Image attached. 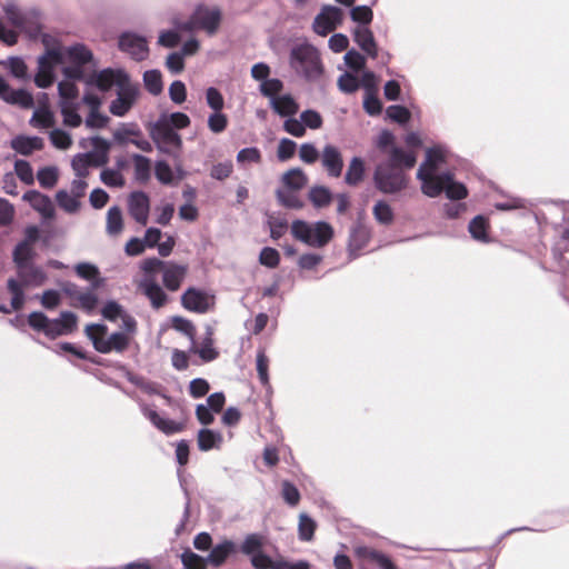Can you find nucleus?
Masks as SVG:
<instances>
[{
	"mask_svg": "<svg viewBox=\"0 0 569 569\" xmlns=\"http://www.w3.org/2000/svg\"><path fill=\"white\" fill-rule=\"evenodd\" d=\"M290 66L308 81L317 80L323 71L318 50L309 43L298 44L291 49Z\"/></svg>",
	"mask_w": 569,
	"mask_h": 569,
	"instance_id": "f257e3e1",
	"label": "nucleus"
},
{
	"mask_svg": "<svg viewBox=\"0 0 569 569\" xmlns=\"http://www.w3.org/2000/svg\"><path fill=\"white\" fill-rule=\"evenodd\" d=\"M2 10L12 27L32 38L38 37L41 32L40 11L38 9L22 8L13 0H8L2 4Z\"/></svg>",
	"mask_w": 569,
	"mask_h": 569,
	"instance_id": "f03ea898",
	"label": "nucleus"
},
{
	"mask_svg": "<svg viewBox=\"0 0 569 569\" xmlns=\"http://www.w3.org/2000/svg\"><path fill=\"white\" fill-rule=\"evenodd\" d=\"M372 181L379 192L390 196L399 194L409 184V178L401 168L385 162L377 164Z\"/></svg>",
	"mask_w": 569,
	"mask_h": 569,
	"instance_id": "7ed1b4c3",
	"label": "nucleus"
},
{
	"mask_svg": "<svg viewBox=\"0 0 569 569\" xmlns=\"http://www.w3.org/2000/svg\"><path fill=\"white\" fill-rule=\"evenodd\" d=\"M108 328L102 323H90L86 327V335L91 340L93 348L100 353L112 351L122 353L130 345V338L124 332H113L106 337Z\"/></svg>",
	"mask_w": 569,
	"mask_h": 569,
	"instance_id": "20e7f679",
	"label": "nucleus"
},
{
	"mask_svg": "<svg viewBox=\"0 0 569 569\" xmlns=\"http://www.w3.org/2000/svg\"><path fill=\"white\" fill-rule=\"evenodd\" d=\"M291 233L308 246L322 248L332 239L333 229L326 221L308 223L303 220H295L291 224Z\"/></svg>",
	"mask_w": 569,
	"mask_h": 569,
	"instance_id": "39448f33",
	"label": "nucleus"
},
{
	"mask_svg": "<svg viewBox=\"0 0 569 569\" xmlns=\"http://www.w3.org/2000/svg\"><path fill=\"white\" fill-rule=\"evenodd\" d=\"M422 192L430 198H437L445 192L450 200H462L468 197L467 187L462 182L456 181L450 171L441 172L439 180L432 179L427 182Z\"/></svg>",
	"mask_w": 569,
	"mask_h": 569,
	"instance_id": "423d86ee",
	"label": "nucleus"
},
{
	"mask_svg": "<svg viewBox=\"0 0 569 569\" xmlns=\"http://www.w3.org/2000/svg\"><path fill=\"white\" fill-rule=\"evenodd\" d=\"M38 71L34 83L38 88L47 89L56 80L54 69L63 63V52L60 47L48 48L38 57Z\"/></svg>",
	"mask_w": 569,
	"mask_h": 569,
	"instance_id": "0eeeda50",
	"label": "nucleus"
},
{
	"mask_svg": "<svg viewBox=\"0 0 569 569\" xmlns=\"http://www.w3.org/2000/svg\"><path fill=\"white\" fill-rule=\"evenodd\" d=\"M448 154L449 150L443 144H436L426 150V159L417 171V179L421 181V189L432 179H440L441 172H437V170L441 164L446 163Z\"/></svg>",
	"mask_w": 569,
	"mask_h": 569,
	"instance_id": "6e6552de",
	"label": "nucleus"
},
{
	"mask_svg": "<svg viewBox=\"0 0 569 569\" xmlns=\"http://www.w3.org/2000/svg\"><path fill=\"white\" fill-rule=\"evenodd\" d=\"M182 307L191 312L203 315L213 309L216 303L214 295L207 290L189 287L181 295Z\"/></svg>",
	"mask_w": 569,
	"mask_h": 569,
	"instance_id": "1a4fd4ad",
	"label": "nucleus"
},
{
	"mask_svg": "<svg viewBox=\"0 0 569 569\" xmlns=\"http://www.w3.org/2000/svg\"><path fill=\"white\" fill-rule=\"evenodd\" d=\"M343 21V11L339 7L325 4L315 17L312 29L319 36H327Z\"/></svg>",
	"mask_w": 569,
	"mask_h": 569,
	"instance_id": "9d476101",
	"label": "nucleus"
},
{
	"mask_svg": "<svg viewBox=\"0 0 569 569\" xmlns=\"http://www.w3.org/2000/svg\"><path fill=\"white\" fill-rule=\"evenodd\" d=\"M139 86L130 79L117 90V98L110 102L109 111L116 117H124L134 106L139 96Z\"/></svg>",
	"mask_w": 569,
	"mask_h": 569,
	"instance_id": "9b49d317",
	"label": "nucleus"
},
{
	"mask_svg": "<svg viewBox=\"0 0 569 569\" xmlns=\"http://www.w3.org/2000/svg\"><path fill=\"white\" fill-rule=\"evenodd\" d=\"M129 76L121 69L106 68L90 74L86 79L87 86H93L100 91H109L113 86L119 88L129 80Z\"/></svg>",
	"mask_w": 569,
	"mask_h": 569,
	"instance_id": "f8f14e48",
	"label": "nucleus"
},
{
	"mask_svg": "<svg viewBox=\"0 0 569 569\" xmlns=\"http://www.w3.org/2000/svg\"><path fill=\"white\" fill-rule=\"evenodd\" d=\"M192 14L193 21L197 22L198 30H202L209 36H213L218 31L222 20V12L218 7L198 3Z\"/></svg>",
	"mask_w": 569,
	"mask_h": 569,
	"instance_id": "ddd939ff",
	"label": "nucleus"
},
{
	"mask_svg": "<svg viewBox=\"0 0 569 569\" xmlns=\"http://www.w3.org/2000/svg\"><path fill=\"white\" fill-rule=\"evenodd\" d=\"M119 49L133 60L142 61L148 57L149 48L144 37L133 32H123L119 37Z\"/></svg>",
	"mask_w": 569,
	"mask_h": 569,
	"instance_id": "4468645a",
	"label": "nucleus"
},
{
	"mask_svg": "<svg viewBox=\"0 0 569 569\" xmlns=\"http://www.w3.org/2000/svg\"><path fill=\"white\" fill-rule=\"evenodd\" d=\"M321 167L330 178H339L343 171V158L341 150L332 144L323 146L320 154Z\"/></svg>",
	"mask_w": 569,
	"mask_h": 569,
	"instance_id": "2eb2a0df",
	"label": "nucleus"
},
{
	"mask_svg": "<svg viewBox=\"0 0 569 569\" xmlns=\"http://www.w3.org/2000/svg\"><path fill=\"white\" fill-rule=\"evenodd\" d=\"M128 209L136 222L146 226L150 211V199L144 191H133L128 198Z\"/></svg>",
	"mask_w": 569,
	"mask_h": 569,
	"instance_id": "dca6fc26",
	"label": "nucleus"
},
{
	"mask_svg": "<svg viewBox=\"0 0 569 569\" xmlns=\"http://www.w3.org/2000/svg\"><path fill=\"white\" fill-rule=\"evenodd\" d=\"M151 138L159 147L161 144L171 146L177 149L182 147L181 137L170 127V123L163 119H159L152 126Z\"/></svg>",
	"mask_w": 569,
	"mask_h": 569,
	"instance_id": "f3484780",
	"label": "nucleus"
},
{
	"mask_svg": "<svg viewBox=\"0 0 569 569\" xmlns=\"http://www.w3.org/2000/svg\"><path fill=\"white\" fill-rule=\"evenodd\" d=\"M78 318L72 311H62L59 318L50 319L47 328V337L54 339L71 333L77 327Z\"/></svg>",
	"mask_w": 569,
	"mask_h": 569,
	"instance_id": "a211bd4d",
	"label": "nucleus"
},
{
	"mask_svg": "<svg viewBox=\"0 0 569 569\" xmlns=\"http://www.w3.org/2000/svg\"><path fill=\"white\" fill-rule=\"evenodd\" d=\"M138 288L149 299L153 309L162 308L168 301V296L157 282L156 277L144 276Z\"/></svg>",
	"mask_w": 569,
	"mask_h": 569,
	"instance_id": "6ab92c4d",
	"label": "nucleus"
},
{
	"mask_svg": "<svg viewBox=\"0 0 569 569\" xmlns=\"http://www.w3.org/2000/svg\"><path fill=\"white\" fill-rule=\"evenodd\" d=\"M142 415L161 432L171 436L181 432L184 428L182 422L162 418L156 410L150 409L146 403L139 402Z\"/></svg>",
	"mask_w": 569,
	"mask_h": 569,
	"instance_id": "aec40b11",
	"label": "nucleus"
},
{
	"mask_svg": "<svg viewBox=\"0 0 569 569\" xmlns=\"http://www.w3.org/2000/svg\"><path fill=\"white\" fill-rule=\"evenodd\" d=\"M22 200L28 202L33 210L38 211L43 219L50 220L54 217V206L49 196L38 190H28L22 196Z\"/></svg>",
	"mask_w": 569,
	"mask_h": 569,
	"instance_id": "412c9836",
	"label": "nucleus"
},
{
	"mask_svg": "<svg viewBox=\"0 0 569 569\" xmlns=\"http://www.w3.org/2000/svg\"><path fill=\"white\" fill-rule=\"evenodd\" d=\"M188 272V267L168 262L162 270V282L169 291H177Z\"/></svg>",
	"mask_w": 569,
	"mask_h": 569,
	"instance_id": "4be33fe9",
	"label": "nucleus"
},
{
	"mask_svg": "<svg viewBox=\"0 0 569 569\" xmlns=\"http://www.w3.org/2000/svg\"><path fill=\"white\" fill-rule=\"evenodd\" d=\"M17 273L22 287H40L47 280V273L44 270L33 262L17 268Z\"/></svg>",
	"mask_w": 569,
	"mask_h": 569,
	"instance_id": "5701e85b",
	"label": "nucleus"
},
{
	"mask_svg": "<svg viewBox=\"0 0 569 569\" xmlns=\"http://www.w3.org/2000/svg\"><path fill=\"white\" fill-rule=\"evenodd\" d=\"M355 42L368 57L376 59L378 57V46L373 33L369 27L358 26L352 31Z\"/></svg>",
	"mask_w": 569,
	"mask_h": 569,
	"instance_id": "b1692460",
	"label": "nucleus"
},
{
	"mask_svg": "<svg viewBox=\"0 0 569 569\" xmlns=\"http://www.w3.org/2000/svg\"><path fill=\"white\" fill-rule=\"evenodd\" d=\"M63 52V62L68 61L71 64L84 67L93 61L92 51L83 43L71 44Z\"/></svg>",
	"mask_w": 569,
	"mask_h": 569,
	"instance_id": "393cba45",
	"label": "nucleus"
},
{
	"mask_svg": "<svg viewBox=\"0 0 569 569\" xmlns=\"http://www.w3.org/2000/svg\"><path fill=\"white\" fill-rule=\"evenodd\" d=\"M383 162L401 168L406 172V170L415 167L417 158L412 151H406L400 147H392L388 151V159Z\"/></svg>",
	"mask_w": 569,
	"mask_h": 569,
	"instance_id": "a878e982",
	"label": "nucleus"
},
{
	"mask_svg": "<svg viewBox=\"0 0 569 569\" xmlns=\"http://www.w3.org/2000/svg\"><path fill=\"white\" fill-rule=\"evenodd\" d=\"M237 551V546L231 540H223L216 545L206 557V562L213 567H220L224 561Z\"/></svg>",
	"mask_w": 569,
	"mask_h": 569,
	"instance_id": "bb28decb",
	"label": "nucleus"
},
{
	"mask_svg": "<svg viewBox=\"0 0 569 569\" xmlns=\"http://www.w3.org/2000/svg\"><path fill=\"white\" fill-rule=\"evenodd\" d=\"M11 148L22 156H29L36 150L43 148V140L40 137L16 136L10 141Z\"/></svg>",
	"mask_w": 569,
	"mask_h": 569,
	"instance_id": "cd10ccee",
	"label": "nucleus"
},
{
	"mask_svg": "<svg viewBox=\"0 0 569 569\" xmlns=\"http://www.w3.org/2000/svg\"><path fill=\"white\" fill-rule=\"evenodd\" d=\"M77 276L90 282L92 290H97L104 284V279L100 277L99 268L90 262H80L74 266Z\"/></svg>",
	"mask_w": 569,
	"mask_h": 569,
	"instance_id": "c85d7f7f",
	"label": "nucleus"
},
{
	"mask_svg": "<svg viewBox=\"0 0 569 569\" xmlns=\"http://www.w3.org/2000/svg\"><path fill=\"white\" fill-rule=\"evenodd\" d=\"M356 555L359 558L369 560L377 565L379 569H396L391 559L385 553L377 551L369 547H358L356 549Z\"/></svg>",
	"mask_w": 569,
	"mask_h": 569,
	"instance_id": "c756f323",
	"label": "nucleus"
},
{
	"mask_svg": "<svg viewBox=\"0 0 569 569\" xmlns=\"http://www.w3.org/2000/svg\"><path fill=\"white\" fill-rule=\"evenodd\" d=\"M366 166L365 161L360 157H352L349 161L346 174L345 182L350 187H357L365 178Z\"/></svg>",
	"mask_w": 569,
	"mask_h": 569,
	"instance_id": "7c9ffc66",
	"label": "nucleus"
},
{
	"mask_svg": "<svg viewBox=\"0 0 569 569\" xmlns=\"http://www.w3.org/2000/svg\"><path fill=\"white\" fill-rule=\"evenodd\" d=\"M270 107L280 117H291L296 114L299 109L298 103L289 93L272 99Z\"/></svg>",
	"mask_w": 569,
	"mask_h": 569,
	"instance_id": "2f4dec72",
	"label": "nucleus"
},
{
	"mask_svg": "<svg viewBox=\"0 0 569 569\" xmlns=\"http://www.w3.org/2000/svg\"><path fill=\"white\" fill-rule=\"evenodd\" d=\"M222 442L221 432L212 429H200L198 432V448L200 451H209L219 448Z\"/></svg>",
	"mask_w": 569,
	"mask_h": 569,
	"instance_id": "473e14b6",
	"label": "nucleus"
},
{
	"mask_svg": "<svg viewBox=\"0 0 569 569\" xmlns=\"http://www.w3.org/2000/svg\"><path fill=\"white\" fill-rule=\"evenodd\" d=\"M131 158L134 168V179L140 183L148 182L151 177L150 159L139 153H133Z\"/></svg>",
	"mask_w": 569,
	"mask_h": 569,
	"instance_id": "72a5a7b5",
	"label": "nucleus"
},
{
	"mask_svg": "<svg viewBox=\"0 0 569 569\" xmlns=\"http://www.w3.org/2000/svg\"><path fill=\"white\" fill-rule=\"evenodd\" d=\"M58 93H59V106H62L64 102L68 104H80L78 101L79 89L77 84L72 81H60L58 83Z\"/></svg>",
	"mask_w": 569,
	"mask_h": 569,
	"instance_id": "f704fd0d",
	"label": "nucleus"
},
{
	"mask_svg": "<svg viewBox=\"0 0 569 569\" xmlns=\"http://www.w3.org/2000/svg\"><path fill=\"white\" fill-rule=\"evenodd\" d=\"M282 182L287 189L298 191L307 184L308 178L301 169L293 168L282 176Z\"/></svg>",
	"mask_w": 569,
	"mask_h": 569,
	"instance_id": "c9c22d12",
	"label": "nucleus"
},
{
	"mask_svg": "<svg viewBox=\"0 0 569 569\" xmlns=\"http://www.w3.org/2000/svg\"><path fill=\"white\" fill-rule=\"evenodd\" d=\"M308 198L316 208H323L332 201V192L328 187L315 186L309 190Z\"/></svg>",
	"mask_w": 569,
	"mask_h": 569,
	"instance_id": "e433bc0d",
	"label": "nucleus"
},
{
	"mask_svg": "<svg viewBox=\"0 0 569 569\" xmlns=\"http://www.w3.org/2000/svg\"><path fill=\"white\" fill-rule=\"evenodd\" d=\"M34 252L28 241H20L13 249L12 260L17 268L32 263Z\"/></svg>",
	"mask_w": 569,
	"mask_h": 569,
	"instance_id": "4c0bfd02",
	"label": "nucleus"
},
{
	"mask_svg": "<svg viewBox=\"0 0 569 569\" xmlns=\"http://www.w3.org/2000/svg\"><path fill=\"white\" fill-rule=\"evenodd\" d=\"M4 101L11 104H18L26 109L33 107V97L24 89L10 88L8 96L4 97Z\"/></svg>",
	"mask_w": 569,
	"mask_h": 569,
	"instance_id": "58836bf2",
	"label": "nucleus"
},
{
	"mask_svg": "<svg viewBox=\"0 0 569 569\" xmlns=\"http://www.w3.org/2000/svg\"><path fill=\"white\" fill-rule=\"evenodd\" d=\"M143 83L148 92L152 96H159L163 90L161 72L157 69L144 71Z\"/></svg>",
	"mask_w": 569,
	"mask_h": 569,
	"instance_id": "ea45409f",
	"label": "nucleus"
},
{
	"mask_svg": "<svg viewBox=\"0 0 569 569\" xmlns=\"http://www.w3.org/2000/svg\"><path fill=\"white\" fill-rule=\"evenodd\" d=\"M471 237L481 242H488V222L483 216L475 217L468 226Z\"/></svg>",
	"mask_w": 569,
	"mask_h": 569,
	"instance_id": "a19ab883",
	"label": "nucleus"
},
{
	"mask_svg": "<svg viewBox=\"0 0 569 569\" xmlns=\"http://www.w3.org/2000/svg\"><path fill=\"white\" fill-rule=\"evenodd\" d=\"M79 107L80 104H68L66 102L59 106L64 126L78 128L82 123V118L78 112Z\"/></svg>",
	"mask_w": 569,
	"mask_h": 569,
	"instance_id": "79ce46f5",
	"label": "nucleus"
},
{
	"mask_svg": "<svg viewBox=\"0 0 569 569\" xmlns=\"http://www.w3.org/2000/svg\"><path fill=\"white\" fill-rule=\"evenodd\" d=\"M56 200L59 208H61L67 213H76L80 208L79 198H77L73 194H70L66 190H59L56 193Z\"/></svg>",
	"mask_w": 569,
	"mask_h": 569,
	"instance_id": "37998d69",
	"label": "nucleus"
},
{
	"mask_svg": "<svg viewBox=\"0 0 569 569\" xmlns=\"http://www.w3.org/2000/svg\"><path fill=\"white\" fill-rule=\"evenodd\" d=\"M263 547V537L259 533H249L244 537L241 546L240 551L251 557L256 555L257 552L261 551Z\"/></svg>",
	"mask_w": 569,
	"mask_h": 569,
	"instance_id": "c03bdc74",
	"label": "nucleus"
},
{
	"mask_svg": "<svg viewBox=\"0 0 569 569\" xmlns=\"http://www.w3.org/2000/svg\"><path fill=\"white\" fill-rule=\"evenodd\" d=\"M368 236L367 232L361 228H353L350 232L349 237V253L352 258L358 256V251H360L367 244Z\"/></svg>",
	"mask_w": 569,
	"mask_h": 569,
	"instance_id": "a18cd8bd",
	"label": "nucleus"
},
{
	"mask_svg": "<svg viewBox=\"0 0 569 569\" xmlns=\"http://www.w3.org/2000/svg\"><path fill=\"white\" fill-rule=\"evenodd\" d=\"M372 213L375 219L381 224L389 226L393 222V211L390 204L385 200H379L376 202L372 209Z\"/></svg>",
	"mask_w": 569,
	"mask_h": 569,
	"instance_id": "49530a36",
	"label": "nucleus"
},
{
	"mask_svg": "<svg viewBox=\"0 0 569 569\" xmlns=\"http://www.w3.org/2000/svg\"><path fill=\"white\" fill-rule=\"evenodd\" d=\"M317 528L316 521L307 513L299 516L298 537L301 541H311Z\"/></svg>",
	"mask_w": 569,
	"mask_h": 569,
	"instance_id": "de8ad7c7",
	"label": "nucleus"
},
{
	"mask_svg": "<svg viewBox=\"0 0 569 569\" xmlns=\"http://www.w3.org/2000/svg\"><path fill=\"white\" fill-rule=\"evenodd\" d=\"M94 291L96 290H92V288H88L86 291H82L77 299V303H72V306L81 308L89 315L92 313L99 302Z\"/></svg>",
	"mask_w": 569,
	"mask_h": 569,
	"instance_id": "09e8293b",
	"label": "nucleus"
},
{
	"mask_svg": "<svg viewBox=\"0 0 569 569\" xmlns=\"http://www.w3.org/2000/svg\"><path fill=\"white\" fill-rule=\"evenodd\" d=\"M212 329L210 327H207L206 337L202 340V346L198 350L199 357L204 362L213 361L218 356V351L213 348V340H212Z\"/></svg>",
	"mask_w": 569,
	"mask_h": 569,
	"instance_id": "8fccbe9b",
	"label": "nucleus"
},
{
	"mask_svg": "<svg viewBox=\"0 0 569 569\" xmlns=\"http://www.w3.org/2000/svg\"><path fill=\"white\" fill-rule=\"evenodd\" d=\"M7 288L12 295L11 309L20 310L23 307L26 300L21 283L14 278H10L7 281Z\"/></svg>",
	"mask_w": 569,
	"mask_h": 569,
	"instance_id": "3c124183",
	"label": "nucleus"
},
{
	"mask_svg": "<svg viewBox=\"0 0 569 569\" xmlns=\"http://www.w3.org/2000/svg\"><path fill=\"white\" fill-rule=\"evenodd\" d=\"M171 325L174 330L188 337L191 341V345L194 346L196 327L190 320L181 316H174L171 318Z\"/></svg>",
	"mask_w": 569,
	"mask_h": 569,
	"instance_id": "603ef678",
	"label": "nucleus"
},
{
	"mask_svg": "<svg viewBox=\"0 0 569 569\" xmlns=\"http://www.w3.org/2000/svg\"><path fill=\"white\" fill-rule=\"evenodd\" d=\"M30 123L36 128L48 129L53 127L54 116L48 108H40L33 112Z\"/></svg>",
	"mask_w": 569,
	"mask_h": 569,
	"instance_id": "864d4df0",
	"label": "nucleus"
},
{
	"mask_svg": "<svg viewBox=\"0 0 569 569\" xmlns=\"http://www.w3.org/2000/svg\"><path fill=\"white\" fill-rule=\"evenodd\" d=\"M276 197L279 203L288 209H300L303 207V202L296 194L295 190H282L278 189L276 191Z\"/></svg>",
	"mask_w": 569,
	"mask_h": 569,
	"instance_id": "5fc2aeb1",
	"label": "nucleus"
},
{
	"mask_svg": "<svg viewBox=\"0 0 569 569\" xmlns=\"http://www.w3.org/2000/svg\"><path fill=\"white\" fill-rule=\"evenodd\" d=\"M283 89V82L278 78H271L267 79L259 86L260 93L269 99V102L272 101V99H276L278 93H280Z\"/></svg>",
	"mask_w": 569,
	"mask_h": 569,
	"instance_id": "6e6d98bb",
	"label": "nucleus"
},
{
	"mask_svg": "<svg viewBox=\"0 0 569 569\" xmlns=\"http://www.w3.org/2000/svg\"><path fill=\"white\" fill-rule=\"evenodd\" d=\"M122 230V212L118 206L109 208L107 212V232L118 234Z\"/></svg>",
	"mask_w": 569,
	"mask_h": 569,
	"instance_id": "4d7b16f0",
	"label": "nucleus"
},
{
	"mask_svg": "<svg viewBox=\"0 0 569 569\" xmlns=\"http://www.w3.org/2000/svg\"><path fill=\"white\" fill-rule=\"evenodd\" d=\"M350 18L359 26L368 27L373 19V12L369 6H357L350 10Z\"/></svg>",
	"mask_w": 569,
	"mask_h": 569,
	"instance_id": "13d9d810",
	"label": "nucleus"
},
{
	"mask_svg": "<svg viewBox=\"0 0 569 569\" xmlns=\"http://www.w3.org/2000/svg\"><path fill=\"white\" fill-rule=\"evenodd\" d=\"M1 63L8 68L9 72L14 78H27V64L21 57H9L6 61H2Z\"/></svg>",
	"mask_w": 569,
	"mask_h": 569,
	"instance_id": "bf43d9fd",
	"label": "nucleus"
},
{
	"mask_svg": "<svg viewBox=\"0 0 569 569\" xmlns=\"http://www.w3.org/2000/svg\"><path fill=\"white\" fill-rule=\"evenodd\" d=\"M386 113L390 120L399 124L408 123L411 118V112L409 109L400 104L389 106L386 110Z\"/></svg>",
	"mask_w": 569,
	"mask_h": 569,
	"instance_id": "052dcab7",
	"label": "nucleus"
},
{
	"mask_svg": "<svg viewBox=\"0 0 569 569\" xmlns=\"http://www.w3.org/2000/svg\"><path fill=\"white\" fill-rule=\"evenodd\" d=\"M100 180L103 184L111 188H121L124 186V178L118 171L110 168H106L100 172Z\"/></svg>",
	"mask_w": 569,
	"mask_h": 569,
	"instance_id": "680f3d73",
	"label": "nucleus"
},
{
	"mask_svg": "<svg viewBox=\"0 0 569 569\" xmlns=\"http://www.w3.org/2000/svg\"><path fill=\"white\" fill-rule=\"evenodd\" d=\"M37 179L41 187L53 188L58 181V170L56 167L41 168L37 173Z\"/></svg>",
	"mask_w": 569,
	"mask_h": 569,
	"instance_id": "e2e57ef3",
	"label": "nucleus"
},
{
	"mask_svg": "<svg viewBox=\"0 0 569 569\" xmlns=\"http://www.w3.org/2000/svg\"><path fill=\"white\" fill-rule=\"evenodd\" d=\"M89 156L84 153H77L71 161V167L77 178H87L89 176Z\"/></svg>",
	"mask_w": 569,
	"mask_h": 569,
	"instance_id": "0e129e2a",
	"label": "nucleus"
},
{
	"mask_svg": "<svg viewBox=\"0 0 569 569\" xmlns=\"http://www.w3.org/2000/svg\"><path fill=\"white\" fill-rule=\"evenodd\" d=\"M360 87V82L356 74L350 72H345L341 74L338 79V88L343 93H353L356 92Z\"/></svg>",
	"mask_w": 569,
	"mask_h": 569,
	"instance_id": "69168bd1",
	"label": "nucleus"
},
{
	"mask_svg": "<svg viewBox=\"0 0 569 569\" xmlns=\"http://www.w3.org/2000/svg\"><path fill=\"white\" fill-rule=\"evenodd\" d=\"M228 117L221 111H213L208 117V128L212 133H221L227 129Z\"/></svg>",
	"mask_w": 569,
	"mask_h": 569,
	"instance_id": "338daca9",
	"label": "nucleus"
},
{
	"mask_svg": "<svg viewBox=\"0 0 569 569\" xmlns=\"http://www.w3.org/2000/svg\"><path fill=\"white\" fill-rule=\"evenodd\" d=\"M281 495L283 500L291 507L297 506L300 501V492L298 488L289 480L282 481Z\"/></svg>",
	"mask_w": 569,
	"mask_h": 569,
	"instance_id": "774afa93",
	"label": "nucleus"
}]
</instances>
